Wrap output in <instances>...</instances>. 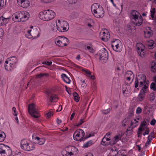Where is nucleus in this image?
Wrapping results in <instances>:
<instances>
[{
	"instance_id": "f3484780",
	"label": "nucleus",
	"mask_w": 156,
	"mask_h": 156,
	"mask_svg": "<svg viewBox=\"0 0 156 156\" xmlns=\"http://www.w3.org/2000/svg\"><path fill=\"white\" fill-rule=\"evenodd\" d=\"M17 2L20 6L24 8H27L30 5V2L28 0H17Z\"/></svg>"
},
{
	"instance_id": "4d7b16f0",
	"label": "nucleus",
	"mask_w": 156,
	"mask_h": 156,
	"mask_svg": "<svg viewBox=\"0 0 156 156\" xmlns=\"http://www.w3.org/2000/svg\"><path fill=\"white\" fill-rule=\"evenodd\" d=\"M156 123V120L154 119H152L150 122V124L151 126L155 125Z\"/></svg>"
},
{
	"instance_id": "393cba45",
	"label": "nucleus",
	"mask_w": 156,
	"mask_h": 156,
	"mask_svg": "<svg viewBox=\"0 0 156 156\" xmlns=\"http://www.w3.org/2000/svg\"><path fill=\"white\" fill-rule=\"evenodd\" d=\"M62 40H59L56 41H55V42L57 45L59 47H63L67 45L66 43H64L62 41Z\"/></svg>"
},
{
	"instance_id": "2f4dec72",
	"label": "nucleus",
	"mask_w": 156,
	"mask_h": 156,
	"mask_svg": "<svg viewBox=\"0 0 156 156\" xmlns=\"http://www.w3.org/2000/svg\"><path fill=\"white\" fill-rule=\"evenodd\" d=\"M122 135L120 134L116 135L114 137L115 140L113 141V144H115L117 142L120 140L122 137Z\"/></svg>"
},
{
	"instance_id": "4468645a",
	"label": "nucleus",
	"mask_w": 156,
	"mask_h": 156,
	"mask_svg": "<svg viewBox=\"0 0 156 156\" xmlns=\"http://www.w3.org/2000/svg\"><path fill=\"white\" fill-rule=\"evenodd\" d=\"M46 94L47 98L51 102L55 101V100L58 98L57 96L55 94H52L51 90H48L46 91Z\"/></svg>"
},
{
	"instance_id": "dca6fc26",
	"label": "nucleus",
	"mask_w": 156,
	"mask_h": 156,
	"mask_svg": "<svg viewBox=\"0 0 156 156\" xmlns=\"http://www.w3.org/2000/svg\"><path fill=\"white\" fill-rule=\"evenodd\" d=\"M100 36L101 39H109L110 38V34L106 29H104L100 32Z\"/></svg>"
},
{
	"instance_id": "774afa93",
	"label": "nucleus",
	"mask_w": 156,
	"mask_h": 156,
	"mask_svg": "<svg viewBox=\"0 0 156 156\" xmlns=\"http://www.w3.org/2000/svg\"><path fill=\"white\" fill-rule=\"evenodd\" d=\"M84 120V119H81L78 122L79 123V124L80 125H82L83 122H85V121Z\"/></svg>"
},
{
	"instance_id": "a211bd4d",
	"label": "nucleus",
	"mask_w": 156,
	"mask_h": 156,
	"mask_svg": "<svg viewBox=\"0 0 156 156\" xmlns=\"http://www.w3.org/2000/svg\"><path fill=\"white\" fill-rule=\"evenodd\" d=\"M5 69L6 70L11 71L14 68H16V66L14 64H10L9 63V61H6L5 65Z\"/></svg>"
},
{
	"instance_id": "f8f14e48",
	"label": "nucleus",
	"mask_w": 156,
	"mask_h": 156,
	"mask_svg": "<svg viewBox=\"0 0 156 156\" xmlns=\"http://www.w3.org/2000/svg\"><path fill=\"white\" fill-rule=\"evenodd\" d=\"M99 56V59L101 60H105V62L107 60L108 57V52L105 48L100 51Z\"/></svg>"
},
{
	"instance_id": "37998d69",
	"label": "nucleus",
	"mask_w": 156,
	"mask_h": 156,
	"mask_svg": "<svg viewBox=\"0 0 156 156\" xmlns=\"http://www.w3.org/2000/svg\"><path fill=\"white\" fill-rule=\"evenodd\" d=\"M52 24H53V26L54 27H52V30L54 31H56L57 30H58V26L56 23V22H53L52 23Z\"/></svg>"
},
{
	"instance_id": "6e6d98bb",
	"label": "nucleus",
	"mask_w": 156,
	"mask_h": 156,
	"mask_svg": "<svg viewBox=\"0 0 156 156\" xmlns=\"http://www.w3.org/2000/svg\"><path fill=\"white\" fill-rule=\"evenodd\" d=\"M127 124V119L125 118L122 121V126H123L125 127L126 126Z\"/></svg>"
},
{
	"instance_id": "b1692460",
	"label": "nucleus",
	"mask_w": 156,
	"mask_h": 156,
	"mask_svg": "<svg viewBox=\"0 0 156 156\" xmlns=\"http://www.w3.org/2000/svg\"><path fill=\"white\" fill-rule=\"evenodd\" d=\"M61 76L63 80L66 83L69 84L70 83L71 80L68 77L66 74H65L62 73L61 75Z\"/></svg>"
},
{
	"instance_id": "bb28decb",
	"label": "nucleus",
	"mask_w": 156,
	"mask_h": 156,
	"mask_svg": "<svg viewBox=\"0 0 156 156\" xmlns=\"http://www.w3.org/2000/svg\"><path fill=\"white\" fill-rule=\"evenodd\" d=\"M139 122V121H136L135 122H133L132 121H131L130 123V125L128 127L129 129H131V133L133 132V129L136 127L137 126V124H136L134 126H133L134 124H137Z\"/></svg>"
},
{
	"instance_id": "de8ad7c7",
	"label": "nucleus",
	"mask_w": 156,
	"mask_h": 156,
	"mask_svg": "<svg viewBox=\"0 0 156 156\" xmlns=\"http://www.w3.org/2000/svg\"><path fill=\"white\" fill-rule=\"evenodd\" d=\"M111 151L110 153L112 155V156H115L118 153V151L115 149L114 150L112 149L111 150Z\"/></svg>"
},
{
	"instance_id": "a19ab883",
	"label": "nucleus",
	"mask_w": 156,
	"mask_h": 156,
	"mask_svg": "<svg viewBox=\"0 0 156 156\" xmlns=\"http://www.w3.org/2000/svg\"><path fill=\"white\" fill-rule=\"evenodd\" d=\"M74 96V99L76 102H78L79 101V97L78 94L76 92H74L73 93Z\"/></svg>"
},
{
	"instance_id": "bf43d9fd",
	"label": "nucleus",
	"mask_w": 156,
	"mask_h": 156,
	"mask_svg": "<svg viewBox=\"0 0 156 156\" xmlns=\"http://www.w3.org/2000/svg\"><path fill=\"white\" fill-rule=\"evenodd\" d=\"M12 110L14 112L13 113V115L14 116H17V112L16 111V108L15 107H13L12 108Z\"/></svg>"
},
{
	"instance_id": "5fc2aeb1",
	"label": "nucleus",
	"mask_w": 156,
	"mask_h": 156,
	"mask_svg": "<svg viewBox=\"0 0 156 156\" xmlns=\"http://www.w3.org/2000/svg\"><path fill=\"white\" fill-rule=\"evenodd\" d=\"M142 109L140 107H138L136 110V113L137 114H139L142 112Z\"/></svg>"
},
{
	"instance_id": "1a4fd4ad",
	"label": "nucleus",
	"mask_w": 156,
	"mask_h": 156,
	"mask_svg": "<svg viewBox=\"0 0 156 156\" xmlns=\"http://www.w3.org/2000/svg\"><path fill=\"white\" fill-rule=\"evenodd\" d=\"M136 48L138 55L143 58L145 56V53L144 52L145 47L141 43H137L136 44Z\"/></svg>"
},
{
	"instance_id": "052dcab7",
	"label": "nucleus",
	"mask_w": 156,
	"mask_h": 156,
	"mask_svg": "<svg viewBox=\"0 0 156 156\" xmlns=\"http://www.w3.org/2000/svg\"><path fill=\"white\" fill-rule=\"evenodd\" d=\"M69 3L70 4H75L77 0H68Z\"/></svg>"
},
{
	"instance_id": "a18cd8bd",
	"label": "nucleus",
	"mask_w": 156,
	"mask_h": 156,
	"mask_svg": "<svg viewBox=\"0 0 156 156\" xmlns=\"http://www.w3.org/2000/svg\"><path fill=\"white\" fill-rule=\"evenodd\" d=\"M99 5L98 3H94L93 4L91 7V11L92 12H93V10L94 8L96 9H97L99 7Z\"/></svg>"
},
{
	"instance_id": "c756f323",
	"label": "nucleus",
	"mask_w": 156,
	"mask_h": 156,
	"mask_svg": "<svg viewBox=\"0 0 156 156\" xmlns=\"http://www.w3.org/2000/svg\"><path fill=\"white\" fill-rule=\"evenodd\" d=\"M143 21V17L140 14L139 15L138 22H137L136 25L138 26H141L142 24Z\"/></svg>"
},
{
	"instance_id": "c85d7f7f",
	"label": "nucleus",
	"mask_w": 156,
	"mask_h": 156,
	"mask_svg": "<svg viewBox=\"0 0 156 156\" xmlns=\"http://www.w3.org/2000/svg\"><path fill=\"white\" fill-rule=\"evenodd\" d=\"M82 71L86 73L88 77H89L92 79H94V76L91 75V72L90 71L84 69H83Z\"/></svg>"
},
{
	"instance_id": "09e8293b",
	"label": "nucleus",
	"mask_w": 156,
	"mask_h": 156,
	"mask_svg": "<svg viewBox=\"0 0 156 156\" xmlns=\"http://www.w3.org/2000/svg\"><path fill=\"white\" fill-rule=\"evenodd\" d=\"M155 99V95L154 92H152L150 94L149 100L150 101H153Z\"/></svg>"
},
{
	"instance_id": "7ed1b4c3",
	"label": "nucleus",
	"mask_w": 156,
	"mask_h": 156,
	"mask_svg": "<svg viewBox=\"0 0 156 156\" xmlns=\"http://www.w3.org/2000/svg\"><path fill=\"white\" fill-rule=\"evenodd\" d=\"M28 111L31 116L36 118L40 117V115L38 110V107L34 103L30 104L28 107Z\"/></svg>"
},
{
	"instance_id": "ea45409f",
	"label": "nucleus",
	"mask_w": 156,
	"mask_h": 156,
	"mask_svg": "<svg viewBox=\"0 0 156 156\" xmlns=\"http://www.w3.org/2000/svg\"><path fill=\"white\" fill-rule=\"evenodd\" d=\"M68 150L67 151L65 149L63 150L61 152V154L63 156H70Z\"/></svg>"
},
{
	"instance_id": "58836bf2",
	"label": "nucleus",
	"mask_w": 156,
	"mask_h": 156,
	"mask_svg": "<svg viewBox=\"0 0 156 156\" xmlns=\"http://www.w3.org/2000/svg\"><path fill=\"white\" fill-rule=\"evenodd\" d=\"M107 141L106 139V136H105L102 139L101 142V144L105 146L108 144V142H107Z\"/></svg>"
},
{
	"instance_id": "a878e982",
	"label": "nucleus",
	"mask_w": 156,
	"mask_h": 156,
	"mask_svg": "<svg viewBox=\"0 0 156 156\" xmlns=\"http://www.w3.org/2000/svg\"><path fill=\"white\" fill-rule=\"evenodd\" d=\"M9 61L10 64H14V65L16 66V64L17 62V59L15 57L12 56L10 58Z\"/></svg>"
},
{
	"instance_id": "f257e3e1",
	"label": "nucleus",
	"mask_w": 156,
	"mask_h": 156,
	"mask_svg": "<svg viewBox=\"0 0 156 156\" xmlns=\"http://www.w3.org/2000/svg\"><path fill=\"white\" fill-rule=\"evenodd\" d=\"M29 16L28 12L26 11H22L13 14L12 16V20L15 22H23L27 20Z\"/></svg>"
},
{
	"instance_id": "cd10ccee",
	"label": "nucleus",
	"mask_w": 156,
	"mask_h": 156,
	"mask_svg": "<svg viewBox=\"0 0 156 156\" xmlns=\"http://www.w3.org/2000/svg\"><path fill=\"white\" fill-rule=\"evenodd\" d=\"M148 42L147 44L148 48L150 49H152L154 48V41L153 40H149L147 41Z\"/></svg>"
},
{
	"instance_id": "e433bc0d",
	"label": "nucleus",
	"mask_w": 156,
	"mask_h": 156,
	"mask_svg": "<svg viewBox=\"0 0 156 156\" xmlns=\"http://www.w3.org/2000/svg\"><path fill=\"white\" fill-rule=\"evenodd\" d=\"M5 134L4 132L0 133V142L3 141L5 138Z\"/></svg>"
},
{
	"instance_id": "412c9836",
	"label": "nucleus",
	"mask_w": 156,
	"mask_h": 156,
	"mask_svg": "<svg viewBox=\"0 0 156 156\" xmlns=\"http://www.w3.org/2000/svg\"><path fill=\"white\" fill-rule=\"evenodd\" d=\"M154 131L152 132L148 136L147 141L145 144V146L146 147H147L148 145H149L151 144V140H152V138L153 137V138H154L155 137L153 136L154 135Z\"/></svg>"
},
{
	"instance_id": "6e6552de",
	"label": "nucleus",
	"mask_w": 156,
	"mask_h": 156,
	"mask_svg": "<svg viewBox=\"0 0 156 156\" xmlns=\"http://www.w3.org/2000/svg\"><path fill=\"white\" fill-rule=\"evenodd\" d=\"M139 15H140V13L135 10H132L129 16V17L133 23L135 25L138 22Z\"/></svg>"
},
{
	"instance_id": "423d86ee",
	"label": "nucleus",
	"mask_w": 156,
	"mask_h": 156,
	"mask_svg": "<svg viewBox=\"0 0 156 156\" xmlns=\"http://www.w3.org/2000/svg\"><path fill=\"white\" fill-rule=\"evenodd\" d=\"M85 133L84 131L82 129L77 130L74 133L73 138L74 139L76 140H79L80 141H84L85 137H84Z\"/></svg>"
},
{
	"instance_id": "aec40b11",
	"label": "nucleus",
	"mask_w": 156,
	"mask_h": 156,
	"mask_svg": "<svg viewBox=\"0 0 156 156\" xmlns=\"http://www.w3.org/2000/svg\"><path fill=\"white\" fill-rule=\"evenodd\" d=\"M10 17L7 18L3 17V16L0 17V24L3 25L7 24L9 21Z\"/></svg>"
},
{
	"instance_id": "79ce46f5",
	"label": "nucleus",
	"mask_w": 156,
	"mask_h": 156,
	"mask_svg": "<svg viewBox=\"0 0 156 156\" xmlns=\"http://www.w3.org/2000/svg\"><path fill=\"white\" fill-rule=\"evenodd\" d=\"M150 88L153 91L156 90V83L154 82H152L150 85Z\"/></svg>"
},
{
	"instance_id": "5701e85b",
	"label": "nucleus",
	"mask_w": 156,
	"mask_h": 156,
	"mask_svg": "<svg viewBox=\"0 0 156 156\" xmlns=\"http://www.w3.org/2000/svg\"><path fill=\"white\" fill-rule=\"evenodd\" d=\"M134 75L133 73L130 71L127 70V80L130 81L131 79H132V81L134 79Z\"/></svg>"
},
{
	"instance_id": "680f3d73",
	"label": "nucleus",
	"mask_w": 156,
	"mask_h": 156,
	"mask_svg": "<svg viewBox=\"0 0 156 156\" xmlns=\"http://www.w3.org/2000/svg\"><path fill=\"white\" fill-rule=\"evenodd\" d=\"M42 63L43 64H46L49 66L51 65L52 62H49V61L43 62H42Z\"/></svg>"
},
{
	"instance_id": "c9c22d12",
	"label": "nucleus",
	"mask_w": 156,
	"mask_h": 156,
	"mask_svg": "<svg viewBox=\"0 0 156 156\" xmlns=\"http://www.w3.org/2000/svg\"><path fill=\"white\" fill-rule=\"evenodd\" d=\"M93 144V143L92 141L91 140H90L87 142L85 144H84L83 147L85 148H87L91 146Z\"/></svg>"
},
{
	"instance_id": "338daca9",
	"label": "nucleus",
	"mask_w": 156,
	"mask_h": 156,
	"mask_svg": "<svg viewBox=\"0 0 156 156\" xmlns=\"http://www.w3.org/2000/svg\"><path fill=\"white\" fill-rule=\"evenodd\" d=\"M94 136V133H93L92 134H90L88 136H85V138L84 139L85 140H86V139H87V138H89V137H91V136Z\"/></svg>"
},
{
	"instance_id": "13d9d810",
	"label": "nucleus",
	"mask_w": 156,
	"mask_h": 156,
	"mask_svg": "<svg viewBox=\"0 0 156 156\" xmlns=\"http://www.w3.org/2000/svg\"><path fill=\"white\" fill-rule=\"evenodd\" d=\"M110 111V109H107L106 110H104L102 111V113L104 114H106L109 113Z\"/></svg>"
},
{
	"instance_id": "2eb2a0df",
	"label": "nucleus",
	"mask_w": 156,
	"mask_h": 156,
	"mask_svg": "<svg viewBox=\"0 0 156 156\" xmlns=\"http://www.w3.org/2000/svg\"><path fill=\"white\" fill-rule=\"evenodd\" d=\"M68 149L69 155H75L76 154L79 152L78 149L75 147L73 146H69L66 147Z\"/></svg>"
},
{
	"instance_id": "39448f33",
	"label": "nucleus",
	"mask_w": 156,
	"mask_h": 156,
	"mask_svg": "<svg viewBox=\"0 0 156 156\" xmlns=\"http://www.w3.org/2000/svg\"><path fill=\"white\" fill-rule=\"evenodd\" d=\"M21 147L23 149L26 151H30L34 150L35 146L34 144L29 143L26 140H22L20 143Z\"/></svg>"
},
{
	"instance_id": "864d4df0",
	"label": "nucleus",
	"mask_w": 156,
	"mask_h": 156,
	"mask_svg": "<svg viewBox=\"0 0 156 156\" xmlns=\"http://www.w3.org/2000/svg\"><path fill=\"white\" fill-rule=\"evenodd\" d=\"M156 62H154V61H153L152 62V65L151 66V68L152 69H154V70L156 69Z\"/></svg>"
},
{
	"instance_id": "ddd939ff",
	"label": "nucleus",
	"mask_w": 156,
	"mask_h": 156,
	"mask_svg": "<svg viewBox=\"0 0 156 156\" xmlns=\"http://www.w3.org/2000/svg\"><path fill=\"white\" fill-rule=\"evenodd\" d=\"M93 13L94 16L98 18H102L104 16V12L103 8H94L93 10Z\"/></svg>"
},
{
	"instance_id": "3c124183",
	"label": "nucleus",
	"mask_w": 156,
	"mask_h": 156,
	"mask_svg": "<svg viewBox=\"0 0 156 156\" xmlns=\"http://www.w3.org/2000/svg\"><path fill=\"white\" fill-rule=\"evenodd\" d=\"M146 130L143 133V135L145 136L146 135H147L149 134L150 129L148 127H146Z\"/></svg>"
},
{
	"instance_id": "8fccbe9b",
	"label": "nucleus",
	"mask_w": 156,
	"mask_h": 156,
	"mask_svg": "<svg viewBox=\"0 0 156 156\" xmlns=\"http://www.w3.org/2000/svg\"><path fill=\"white\" fill-rule=\"evenodd\" d=\"M155 8H153L152 10L151 11V16L152 19L154 18V14L155 13Z\"/></svg>"
},
{
	"instance_id": "603ef678",
	"label": "nucleus",
	"mask_w": 156,
	"mask_h": 156,
	"mask_svg": "<svg viewBox=\"0 0 156 156\" xmlns=\"http://www.w3.org/2000/svg\"><path fill=\"white\" fill-rule=\"evenodd\" d=\"M144 130L145 128L142 127H141L140 126L138 129V131L137 132H138L139 134H142V132Z\"/></svg>"
},
{
	"instance_id": "f03ea898",
	"label": "nucleus",
	"mask_w": 156,
	"mask_h": 156,
	"mask_svg": "<svg viewBox=\"0 0 156 156\" xmlns=\"http://www.w3.org/2000/svg\"><path fill=\"white\" fill-rule=\"evenodd\" d=\"M55 16V13L53 11L48 9L41 12L39 14L40 19L44 21H48L52 19Z\"/></svg>"
},
{
	"instance_id": "6ab92c4d",
	"label": "nucleus",
	"mask_w": 156,
	"mask_h": 156,
	"mask_svg": "<svg viewBox=\"0 0 156 156\" xmlns=\"http://www.w3.org/2000/svg\"><path fill=\"white\" fill-rule=\"evenodd\" d=\"M146 93H142L141 91H140L139 93L136 98L137 101L139 102H142L145 98L146 96Z\"/></svg>"
},
{
	"instance_id": "4be33fe9",
	"label": "nucleus",
	"mask_w": 156,
	"mask_h": 156,
	"mask_svg": "<svg viewBox=\"0 0 156 156\" xmlns=\"http://www.w3.org/2000/svg\"><path fill=\"white\" fill-rule=\"evenodd\" d=\"M151 31H144V35L145 38H150L153 35V31L151 30L150 27H148Z\"/></svg>"
},
{
	"instance_id": "0eeeda50",
	"label": "nucleus",
	"mask_w": 156,
	"mask_h": 156,
	"mask_svg": "<svg viewBox=\"0 0 156 156\" xmlns=\"http://www.w3.org/2000/svg\"><path fill=\"white\" fill-rule=\"evenodd\" d=\"M140 78V79H139L137 77L136 78L134 86L136 88H137L138 86L140 87L143 86L146 82V77L145 74H142Z\"/></svg>"
},
{
	"instance_id": "f704fd0d",
	"label": "nucleus",
	"mask_w": 156,
	"mask_h": 156,
	"mask_svg": "<svg viewBox=\"0 0 156 156\" xmlns=\"http://www.w3.org/2000/svg\"><path fill=\"white\" fill-rule=\"evenodd\" d=\"M144 86L142 88L140 91H141L142 93H147L148 91V87L144 85Z\"/></svg>"
},
{
	"instance_id": "69168bd1",
	"label": "nucleus",
	"mask_w": 156,
	"mask_h": 156,
	"mask_svg": "<svg viewBox=\"0 0 156 156\" xmlns=\"http://www.w3.org/2000/svg\"><path fill=\"white\" fill-rule=\"evenodd\" d=\"M54 0H42V1L45 3H48L53 2Z\"/></svg>"
},
{
	"instance_id": "72a5a7b5",
	"label": "nucleus",
	"mask_w": 156,
	"mask_h": 156,
	"mask_svg": "<svg viewBox=\"0 0 156 156\" xmlns=\"http://www.w3.org/2000/svg\"><path fill=\"white\" fill-rule=\"evenodd\" d=\"M38 140L37 143L39 145H41L44 144L45 142V140L43 138H40L38 137H36L35 138Z\"/></svg>"
},
{
	"instance_id": "9b49d317",
	"label": "nucleus",
	"mask_w": 156,
	"mask_h": 156,
	"mask_svg": "<svg viewBox=\"0 0 156 156\" xmlns=\"http://www.w3.org/2000/svg\"><path fill=\"white\" fill-rule=\"evenodd\" d=\"M58 23L60 25H58V30L59 31L62 32L67 30V27H68V23L66 21H62L61 22L59 20H58Z\"/></svg>"
},
{
	"instance_id": "473e14b6",
	"label": "nucleus",
	"mask_w": 156,
	"mask_h": 156,
	"mask_svg": "<svg viewBox=\"0 0 156 156\" xmlns=\"http://www.w3.org/2000/svg\"><path fill=\"white\" fill-rule=\"evenodd\" d=\"M122 44H119L116 45V46H114L112 47V48L114 50L117 52H120L121 51V46Z\"/></svg>"
},
{
	"instance_id": "4c0bfd02",
	"label": "nucleus",
	"mask_w": 156,
	"mask_h": 156,
	"mask_svg": "<svg viewBox=\"0 0 156 156\" xmlns=\"http://www.w3.org/2000/svg\"><path fill=\"white\" fill-rule=\"evenodd\" d=\"M49 76V74L47 73H41L38 74L37 76V78H41L44 76L48 77Z\"/></svg>"
},
{
	"instance_id": "9d476101",
	"label": "nucleus",
	"mask_w": 156,
	"mask_h": 156,
	"mask_svg": "<svg viewBox=\"0 0 156 156\" xmlns=\"http://www.w3.org/2000/svg\"><path fill=\"white\" fill-rule=\"evenodd\" d=\"M40 34L39 33L37 29H36L34 31L33 30H28L27 34H26L27 35V37L28 38L30 39L33 38V39L37 38L40 36Z\"/></svg>"
},
{
	"instance_id": "49530a36",
	"label": "nucleus",
	"mask_w": 156,
	"mask_h": 156,
	"mask_svg": "<svg viewBox=\"0 0 156 156\" xmlns=\"http://www.w3.org/2000/svg\"><path fill=\"white\" fill-rule=\"evenodd\" d=\"M149 125L148 123L147 125L146 122L145 120H144L141 122L140 126L141 127H142L145 128L146 127H147V125Z\"/></svg>"
},
{
	"instance_id": "e2e57ef3",
	"label": "nucleus",
	"mask_w": 156,
	"mask_h": 156,
	"mask_svg": "<svg viewBox=\"0 0 156 156\" xmlns=\"http://www.w3.org/2000/svg\"><path fill=\"white\" fill-rule=\"evenodd\" d=\"M53 112H49L47 114V117L48 118L50 117L51 116L53 115Z\"/></svg>"
},
{
	"instance_id": "0e129e2a",
	"label": "nucleus",
	"mask_w": 156,
	"mask_h": 156,
	"mask_svg": "<svg viewBox=\"0 0 156 156\" xmlns=\"http://www.w3.org/2000/svg\"><path fill=\"white\" fill-rule=\"evenodd\" d=\"M4 6L3 0H0V9H1Z\"/></svg>"
},
{
	"instance_id": "7c9ffc66",
	"label": "nucleus",
	"mask_w": 156,
	"mask_h": 156,
	"mask_svg": "<svg viewBox=\"0 0 156 156\" xmlns=\"http://www.w3.org/2000/svg\"><path fill=\"white\" fill-rule=\"evenodd\" d=\"M119 44H122L121 41L119 40H115V41H112L111 46L112 47L114 46H116Z\"/></svg>"
},
{
	"instance_id": "c03bdc74",
	"label": "nucleus",
	"mask_w": 156,
	"mask_h": 156,
	"mask_svg": "<svg viewBox=\"0 0 156 156\" xmlns=\"http://www.w3.org/2000/svg\"><path fill=\"white\" fill-rule=\"evenodd\" d=\"M126 89H127V84L126 83H125V84H123L122 85V93H123V94L125 96H126L125 94H126L125 92L126 90Z\"/></svg>"
},
{
	"instance_id": "20e7f679",
	"label": "nucleus",
	"mask_w": 156,
	"mask_h": 156,
	"mask_svg": "<svg viewBox=\"0 0 156 156\" xmlns=\"http://www.w3.org/2000/svg\"><path fill=\"white\" fill-rule=\"evenodd\" d=\"M0 154L4 156H10L12 154V151L8 146L0 144Z\"/></svg>"
}]
</instances>
